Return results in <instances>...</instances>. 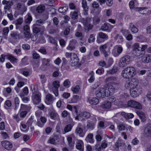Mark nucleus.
Instances as JSON below:
<instances>
[{
  "mask_svg": "<svg viewBox=\"0 0 151 151\" xmlns=\"http://www.w3.org/2000/svg\"><path fill=\"white\" fill-rule=\"evenodd\" d=\"M121 32L125 36H126L129 33V30L125 29H122Z\"/></svg>",
  "mask_w": 151,
  "mask_h": 151,
  "instance_id": "obj_60",
  "label": "nucleus"
},
{
  "mask_svg": "<svg viewBox=\"0 0 151 151\" xmlns=\"http://www.w3.org/2000/svg\"><path fill=\"white\" fill-rule=\"evenodd\" d=\"M120 115H122L126 119L127 113H126L124 112H119L116 114L113 117V118L114 119L115 117H117Z\"/></svg>",
  "mask_w": 151,
  "mask_h": 151,
  "instance_id": "obj_44",
  "label": "nucleus"
},
{
  "mask_svg": "<svg viewBox=\"0 0 151 151\" xmlns=\"http://www.w3.org/2000/svg\"><path fill=\"white\" fill-rule=\"evenodd\" d=\"M14 104H15V106L14 109L15 110H16L17 108H18L19 104V100L18 97H16L14 99Z\"/></svg>",
  "mask_w": 151,
  "mask_h": 151,
  "instance_id": "obj_50",
  "label": "nucleus"
},
{
  "mask_svg": "<svg viewBox=\"0 0 151 151\" xmlns=\"http://www.w3.org/2000/svg\"><path fill=\"white\" fill-rule=\"evenodd\" d=\"M41 94L40 92L32 94V102L35 105L38 104L41 101Z\"/></svg>",
  "mask_w": 151,
  "mask_h": 151,
  "instance_id": "obj_9",
  "label": "nucleus"
},
{
  "mask_svg": "<svg viewBox=\"0 0 151 151\" xmlns=\"http://www.w3.org/2000/svg\"><path fill=\"white\" fill-rule=\"evenodd\" d=\"M72 138L71 137H68L67 138V140L68 143L70 147L73 146L74 145V142H72Z\"/></svg>",
  "mask_w": 151,
  "mask_h": 151,
  "instance_id": "obj_55",
  "label": "nucleus"
},
{
  "mask_svg": "<svg viewBox=\"0 0 151 151\" xmlns=\"http://www.w3.org/2000/svg\"><path fill=\"white\" fill-rule=\"evenodd\" d=\"M70 63L71 65L72 66H79L81 65L80 63L79 62L78 59L76 54H73V56L71 57Z\"/></svg>",
  "mask_w": 151,
  "mask_h": 151,
  "instance_id": "obj_11",
  "label": "nucleus"
},
{
  "mask_svg": "<svg viewBox=\"0 0 151 151\" xmlns=\"http://www.w3.org/2000/svg\"><path fill=\"white\" fill-rule=\"evenodd\" d=\"M136 69L132 67L125 68L122 71V76L125 78L128 79L134 76L136 73Z\"/></svg>",
  "mask_w": 151,
  "mask_h": 151,
  "instance_id": "obj_1",
  "label": "nucleus"
},
{
  "mask_svg": "<svg viewBox=\"0 0 151 151\" xmlns=\"http://www.w3.org/2000/svg\"><path fill=\"white\" fill-rule=\"evenodd\" d=\"M91 119L87 121L86 126L88 129L93 130L95 128L97 119L96 116L94 115L91 116Z\"/></svg>",
  "mask_w": 151,
  "mask_h": 151,
  "instance_id": "obj_5",
  "label": "nucleus"
},
{
  "mask_svg": "<svg viewBox=\"0 0 151 151\" xmlns=\"http://www.w3.org/2000/svg\"><path fill=\"white\" fill-rule=\"evenodd\" d=\"M118 128L120 131L124 130L125 129V126L122 124H120L118 125Z\"/></svg>",
  "mask_w": 151,
  "mask_h": 151,
  "instance_id": "obj_64",
  "label": "nucleus"
},
{
  "mask_svg": "<svg viewBox=\"0 0 151 151\" xmlns=\"http://www.w3.org/2000/svg\"><path fill=\"white\" fill-rule=\"evenodd\" d=\"M54 68H55L56 70L54 72L52 73V76L54 77H58L59 74V69L55 67Z\"/></svg>",
  "mask_w": 151,
  "mask_h": 151,
  "instance_id": "obj_52",
  "label": "nucleus"
},
{
  "mask_svg": "<svg viewBox=\"0 0 151 151\" xmlns=\"http://www.w3.org/2000/svg\"><path fill=\"white\" fill-rule=\"evenodd\" d=\"M68 6L67 5L63 6L60 7L58 9L59 12L61 13L65 12L68 9Z\"/></svg>",
  "mask_w": 151,
  "mask_h": 151,
  "instance_id": "obj_38",
  "label": "nucleus"
},
{
  "mask_svg": "<svg viewBox=\"0 0 151 151\" xmlns=\"http://www.w3.org/2000/svg\"><path fill=\"white\" fill-rule=\"evenodd\" d=\"M23 18L20 17L17 19L16 21L15 24L17 29H20L21 27V24L23 22Z\"/></svg>",
  "mask_w": 151,
  "mask_h": 151,
  "instance_id": "obj_21",
  "label": "nucleus"
},
{
  "mask_svg": "<svg viewBox=\"0 0 151 151\" xmlns=\"http://www.w3.org/2000/svg\"><path fill=\"white\" fill-rule=\"evenodd\" d=\"M19 34L17 32H13L11 34V35L13 38L17 39L19 37Z\"/></svg>",
  "mask_w": 151,
  "mask_h": 151,
  "instance_id": "obj_54",
  "label": "nucleus"
},
{
  "mask_svg": "<svg viewBox=\"0 0 151 151\" xmlns=\"http://www.w3.org/2000/svg\"><path fill=\"white\" fill-rule=\"evenodd\" d=\"M129 27L132 33H136L138 31V29L132 23H130Z\"/></svg>",
  "mask_w": 151,
  "mask_h": 151,
  "instance_id": "obj_33",
  "label": "nucleus"
},
{
  "mask_svg": "<svg viewBox=\"0 0 151 151\" xmlns=\"http://www.w3.org/2000/svg\"><path fill=\"white\" fill-rule=\"evenodd\" d=\"M92 20H93L92 18H87L86 19L82 18L81 20V22L83 24L85 27L88 24H89L90 21Z\"/></svg>",
  "mask_w": 151,
  "mask_h": 151,
  "instance_id": "obj_28",
  "label": "nucleus"
},
{
  "mask_svg": "<svg viewBox=\"0 0 151 151\" xmlns=\"http://www.w3.org/2000/svg\"><path fill=\"white\" fill-rule=\"evenodd\" d=\"M45 9V7L43 5H39L36 9V11L39 13H42L44 12Z\"/></svg>",
  "mask_w": 151,
  "mask_h": 151,
  "instance_id": "obj_32",
  "label": "nucleus"
},
{
  "mask_svg": "<svg viewBox=\"0 0 151 151\" xmlns=\"http://www.w3.org/2000/svg\"><path fill=\"white\" fill-rule=\"evenodd\" d=\"M2 3L3 4L6 5L4 6V9L7 10H10L11 6L13 4V2L12 1L4 0L2 1Z\"/></svg>",
  "mask_w": 151,
  "mask_h": 151,
  "instance_id": "obj_15",
  "label": "nucleus"
},
{
  "mask_svg": "<svg viewBox=\"0 0 151 151\" xmlns=\"http://www.w3.org/2000/svg\"><path fill=\"white\" fill-rule=\"evenodd\" d=\"M130 81L132 84V85L133 87H140L138 86L139 81L137 79L132 78L131 79Z\"/></svg>",
  "mask_w": 151,
  "mask_h": 151,
  "instance_id": "obj_36",
  "label": "nucleus"
},
{
  "mask_svg": "<svg viewBox=\"0 0 151 151\" xmlns=\"http://www.w3.org/2000/svg\"><path fill=\"white\" fill-rule=\"evenodd\" d=\"M109 27L106 23H105L101 27V30L104 31H109Z\"/></svg>",
  "mask_w": 151,
  "mask_h": 151,
  "instance_id": "obj_47",
  "label": "nucleus"
},
{
  "mask_svg": "<svg viewBox=\"0 0 151 151\" xmlns=\"http://www.w3.org/2000/svg\"><path fill=\"white\" fill-rule=\"evenodd\" d=\"M58 114L55 111H52L50 113V116L51 119H54Z\"/></svg>",
  "mask_w": 151,
  "mask_h": 151,
  "instance_id": "obj_61",
  "label": "nucleus"
},
{
  "mask_svg": "<svg viewBox=\"0 0 151 151\" xmlns=\"http://www.w3.org/2000/svg\"><path fill=\"white\" fill-rule=\"evenodd\" d=\"M80 89L79 86L77 85L75 87H72L71 90L74 93H78Z\"/></svg>",
  "mask_w": 151,
  "mask_h": 151,
  "instance_id": "obj_46",
  "label": "nucleus"
},
{
  "mask_svg": "<svg viewBox=\"0 0 151 151\" xmlns=\"http://www.w3.org/2000/svg\"><path fill=\"white\" fill-rule=\"evenodd\" d=\"M77 42V41L76 40H71L68 46L67 47V49L70 51L74 50L75 48V45Z\"/></svg>",
  "mask_w": 151,
  "mask_h": 151,
  "instance_id": "obj_18",
  "label": "nucleus"
},
{
  "mask_svg": "<svg viewBox=\"0 0 151 151\" xmlns=\"http://www.w3.org/2000/svg\"><path fill=\"white\" fill-rule=\"evenodd\" d=\"M33 122V118L32 116H31L27 121V124L28 125L29 127L31 126Z\"/></svg>",
  "mask_w": 151,
  "mask_h": 151,
  "instance_id": "obj_59",
  "label": "nucleus"
},
{
  "mask_svg": "<svg viewBox=\"0 0 151 151\" xmlns=\"http://www.w3.org/2000/svg\"><path fill=\"white\" fill-rule=\"evenodd\" d=\"M16 9L19 11L23 12H25L27 10L26 8L24 6H22L20 3H18L17 5Z\"/></svg>",
  "mask_w": 151,
  "mask_h": 151,
  "instance_id": "obj_27",
  "label": "nucleus"
},
{
  "mask_svg": "<svg viewBox=\"0 0 151 151\" xmlns=\"http://www.w3.org/2000/svg\"><path fill=\"white\" fill-rule=\"evenodd\" d=\"M142 93V89L140 87H135L130 90V94L131 96L136 97Z\"/></svg>",
  "mask_w": 151,
  "mask_h": 151,
  "instance_id": "obj_8",
  "label": "nucleus"
},
{
  "mask_svg": "<svg viewBox=\"0 0 151 151\" xmlns=\"http://www.w3.org/2000/svg\"><path fill=\"white\" fill-rule=\"evenodd\" d=\"M51 60L50 59L43 58L42 59V64L45 66H49L50 65V63Z\"/></svg>",
  "mask_w": 151,
  "mask_h": 151,
  "instance_id": "obj_31",
  "label": "nucleus"
},
{
  "mask_svg": "<svg viewBox=\"0 0 151 151\" xmlns=\"http://www.w3.org/2000/svg\"><path fill=\"white\" fill-rule=\"evenodd\" d=\"M30 87L32 94L36 93L37 92H39L37 91V86L36 85H32Z\"/></svg>",
  "mask_w": 151,
  "mask_h": 151,
  "instance_id": "obj_41",
  "label": "nucleus"
},
{
  "mask_svg": "<svg viewBox=\"0 0 151 151\" xmlns=\"http://www.w3.org/2000/svg\"><path fill=\"white\" fill-rule=\"evenodd\" d=\"M94 73L93 71H91L89 73V76L90 78L88 79L89 82L90 83H92L94 80L95 78L94 76Z\"/></svg>",
  "mask_w": 151,
  "mask_h": 151,
  "instance_id": "obj_43",
  "label": "nucleus"
},
{
  "mask_svg": "<svg viewBox=\"0 0 151 151\" xmlns=\"http://www.w3.org/2000/svg\"><path fill=\"white\" fill-rule=\"evenodd\" d=\"M72 128V126L70 124H68L65 126L64 129V134L70 131Z\"/></svg>",
  "mask_w": 151,
  "mask_h": 151,
  "instance_id": "obj_42",
  "label": "nucleus"
},
{
  "mask_svg": "<svg viewBox=\"0 0 151 151\" xmlns=\"http://www.w3.org/2000/svg\"><path fill=\"white\" fill-rule=\"evenodd\" d=\"M144 134L146 137H151V124H148L145 127Z\"/></svg>",
  "mask_w": 151,
  "mask_h": 151,
  "instance_id": "obj_19",
  "label": "nucleus"
},
{
  "mask_svg": "<svg viewBox=\"0 0 151 151\" xmlns=\"http://www.w3.org/2000/svg\"><path fill=\"white\" fill-rule=\"evenodd\" d=\"M2 146L7 150H10L12 147V144L10 142L7 140L3 141L1 142Z\"/></svg>",
  "mask_w": 151,
  "mask_h": 151,
  "instance_id": "obj_17",
  "label": "nucleus"
},
{
  "mask_svg": "<svg viewBox=\"0 0 151 151\" xmlns=\"http://www.w3.org/2000/svg\"><path fill=\"white\" fill-rule=\"evenodd\" d=\"M96 151H101L102 149L101 147L100 144L99 143H97L94 146Z\"/></svg>",
  "mask_w": 151,
  "mask_h": 151,
  "instance_id": "obj_56",
  "label": "nucleus"
},
{
  "mask_svg": "<svg viewBox=\"0 0 151 151\" xmlns=\"http://www.w3.org/2000/svg\"><path fill=\"white\" fill-rule=\"evenodd\" d=\"M88 101L89 103L92 105H96L99 102V99L95 97L91 99H89Z\"/></svg>",
  "mask_w": 151,
  "mask_h": 151,
  "instance_id": "obj_25",
  "label": "nucleus"
},
{
  "mask_svg": "<svg viewBox=\"0 0 151 151\" xmlns=\"http://www.w3.org/2000/svg\"><path fill=\"white\" fill-rule=\"evenodd\" d=\"M76 147L77 149L81 151L84 150L83 143L81 140L78 141L76 144Z\"/></svg>",
  "mask_w": 151,
  "mask_h": 151,
  "instance_id": "obj_23",
  "label": "nucleus"
},
{
  "mask_svg": "<svg viewBox=\"0 0 151 151\" xmlns=\"http://www.w3.org/2000/svg\"><path fill=\"white\" fill-rule=\"evenodd\" d=\"M114 39L116 40H118L117 42L118 43H120L123 41V39L122 37L119 34H117L116 36L115 37Z\"/></svg>",
  "mask_w": 151,
  "mask_h": 151,
  "instance_id": "obj_45",
  "label": "nucleus"
},
{
  "mask_svg": "<svg viewBox=\"0 0 151 151\" xmlns=\"http://www.w3.org/2000/svg\"><path fill=\"white\" fill-rule=\"evenodd\" d=\"M33 31L36 34L37 33L40 31V29L37 27L36 24H34L33 25Z\"/></svg>",
  "mask_w": 151,
  "mask_h": 151,
  "instance_id": "obj_48",
  "label": "nucleus"
},
{
  "mask_svg": "<svg viewBox=\"0 0 151 151\" xmlns=\"http://www.w3.org/2000/svg\"><path fill=\"white\" fill-rule=\"evenodd\" d=\"M70 82L68 79L66 80L63 83V85L67 88L70 86Z\"/></svg>",
  "mask_w": 151,
  "mask_h": 151,
  "instance_id": "obj_57",
  "label": "nucleus"
},
{
  "mask_svg": "<svg viewBox=\"0 0 151 151\" xmlns=\"http://www.w3.org/2000/svg\"><path fill=\"white\" fill-rule=\"evenodd\" d=\"M105 87L100 88L98 89L95 92V94L97 97L99 98H103L106 96Z\"/></svg>",
  "mask_w": 151,
  "mask_h": 151,
  "instance_id": "obj_10",
  "label": "nucleus"
},
{
  "mask_svg": "<svg viewBox=\"0 0 151 151\" xmlns=\"http://www.w3.org/2000/svg\"><path fill=\"white\" fill-rule=\"evenodd\" d=\"M142 61L143 62L148 63L151 62V55H147L142 58Z\"/></svg>",
  "mask_w": 151,
  "mask_h": 151,
  "instance_id": "obj_29",
  "label": "nucleus"
},
{
  "mask_svg": "<svg viewBox=\"0 0 151 151\" xmlns=\"http://www.w3.org/2000/svg\"><path fill=\"white\" fill-rule=\"evenodd\" d=\"M93 137V134L91 133H89L88 134L87 137L86 138L85 140L87 142L93 143L94 142V140Z\"/></svg>",
  "mask_w": 151,
  "mask_h": 151,
  "instance_id": "obj_26",
  "label": "nucleus"
},
{
  "mask_svg": "<svg viewBox=\"0 0 151 151\" xmlns=\"http://www.w3.org/2000/svg\"><path fill=\"white\" fill-rule=\"evenodd\" d=\"M52 86L50 88V91H53L55 96L58 95V88L60 87V82L58 81H55L52 83Z\"/></svg>",
  "mask_w": 151,
  "mask_h": 151,
  "instance_id": "obj_7",
  "label": "nucleus"
},
{
  "mask_svg": "<svg viewBox=\"0 0 151 151\" xmlns=\"http://www.w3.org/2000/svg\"><path fill=\"white\" fill-rule=\"evenodd\" d=\"M107 43L101 45L99 47V49L102 53L104 55L106 58H107L110 53L109 51H106V49L107 48Z\"/></svg>",
  "mask_w": 151,
  "mask_h": 151,
  "instance_id": "obj_12",
  "label": "nucleus"
},
{
  "mask_svg": "<svg viewBox=\"0 0 151 151\" xmlns=\"http://www.w3.org/2000/svg\"><path fill=\"white\" fill-rule=\"evenodd\" d=\"M31 34L29 31H26L24 33V37L27 39L28 40L30 38Z\"/></svg>",
  "mask_w": 151,
  "mask_h": 151,
  "instance_id": "obj_53",
  "label": "nucleus"
},
{
  "mask_svg": "<svg viewBox=\"0 0 151 151\" xmlns=\"http://www.w3.org/2000/svg\"><path fill=\"white\" fill-rule=\"evenodd\" d=\"M112 54L115 57H117L119 55L116 49H114L112 50Z\"/></svg>",
  "mask_w": 151,
  "mask_h": 151,
  "instance_id": "obj_63",
  "label": "nucleus"
},
{
  "mask_svg": "<svg viewBox=\"0 0 151 151\" xmlns=\"http://www.w3.org/2000/svg\"><path fill=\"white\" fill-rule=\"evenodd\" d=\"M111 106V103L110 101H105L101 105L102 108L106 109H109Z\"/></svg>",
  "mask_w": 151,
  "mask_h": 151,
  "instance_id": "obj_30",
  "label": "nucleus"
},
{
  "mask_svg": "<svg viewBox=\"0 0 151 151\" xmlns=\"http://www.w3.org/2000/svg\"><path fill=\"white\" fill-rule=\"evenodd\" d=\"M118 70V69L116 67H114L111 70L107 71V73L108 74L112 75L116 73Z\"/></svg>",
  "mask_w": 151,
  "mask_h": 151,
  "instance_id": "obj_37",
  "label": "nucleus"
},
{
  "mask_svg": "<svg viewBox=\"0 0 151 151\" xmlns=\"http://www.w3.org/2000/svg\"><path fill=\"white\" fill-rule=\"evenodd\" d=\"M32 20V18L30 14L28 13L25 17V22L27 24H29Z\"/></svg>",
  "mask_w": 151,
  "mask_h": 151,
  "instance_id": "obj_34",
  "label": "nucleus"
},
{
  "mask_svg": "<svg viewBox=\"0 0 151 151\" xmlns=\"http://www.w3.org/2000/svg\"><path fill=\"white\" fill-rule=\"evenodd\" d=\"M30 109V107L28 106L27 105H24L23 104H21V108L20 109V111H28Z\"/></svg>",
  "mask_w": 151,
  "mask_h": 151,
  "instance_id": "obj_40",
  "label": "nucleus"
},
{
  "mask_svg": "<svg viewBox=\"0 0 151 151\" xmlns=\"http://www.w3.org/2000/svg\"><path fill=\"white\" fill-rule=\"evenodd\" d=\"M130 56L126 55L122 57L120 60L119 65L121 68H123L130 63Z\"/></svg>",
  "mask_w": 151,
  "mask_h": 151,
  "instance_id": "obj_3",
  "label": "nucleus"
},
{
  "mask_svg": "<svg viewBox=\"0 0 151 151\" xmlns=\"http://www.w3.org/2000/svg\"><path fill=\"white\" fill-rule=\"evenodd\" d=\"M132 84L131 83L130 80H128L126 82L125 87L126 89L131 90V89L133 88Z\"/></svg>",
  "mask_w": 151,
  "mask_h": 151,
  "instance_id": "obj_35",
  "label": "nucleus"
},
{
  "mask_svg": "<svg viewBox=\"0 0 151 151\" xmlns=\"http://www.w3.org/2000/svg\"><path fill=\"white\" fill-rule=\"evenodd\" d=\"M82 7L83 9V14L85 15L88 14V6H87L86 0H82Z\"/></svg>",
  "mask_w": 151,
  "mask_h": 151,
  "instance_id": "obj_20",
  "label": "nucleus"
},
{
  "mask_svg": "<svg viewBox=\"0 0 151 151\" xmlns=\"http://www.w3.org/2000/svg\"><path fill=\"white\" fill-rule=\"evenodd\" d=\"M136 113L141 120V122H144L146 120L145 114L141 111H137Z\"/></svg>",
  "mask_w": 151,
  "mask_h": 151,
  "instance_id": "obj_22",
  "label": "nucleus"
},
{
  "mask_svg": "<svg viewBox=\"0 0 151 151\" xmlns=\"http://www.w3.org/2000/svg\"><path fill=\"white\" fill-rule=\"evenodd\" d=\"M127 106L137 109H140L142 108L141 105L139 102L133 100H130L127 103Z\"/></svg>",
  "mask_w": 151,
  "mask_h": 151,
  "instance_id": "obj_6",
  "label": "nucleus"
},
{
  "mask_svg": "<svg viewBox=\"0 0 151 151\" xmlns=\"http://www.w3.org/2000/svg\"><path fill=\"white\" fill-rule=\"evenodd\" d=\"M46 98L47 100L49 101L50 102L53 100V96L50 94H48L47 95Z\"/></svg>",
  "mask_w": 151,
  "mask_h": 151,
  "instance_id": "obj_62",
  "label": "nucleus"
},
{
  "mask_svg": "<svg viewBox=\"0 0 151 151\" xmlns=\"http://www.w3.org/2000/svg\"><path fill=\"white\" fill-rule=\"evenodd\" d=\"M79 12V10L76 9L74 12H71L70 13V17L73 20L76 19L78 17V13Z\"/></svg>",
  "mask_w": 151,
  "mask_h": 151,
  "instance_id": "obj_24",
  "label": "nucleus"
},
{
  "mask_svg": "<svg viewBox=\"0 0 151 151\" xmlns=\"http://www.w3.org/2000/svg\"><path fill=\"white\" fill-rule=\"evenodd\" d=\"M106 83H108L111 85L119 86L120 84V80L118 77L111 76L106 78L104 81Z\"/></svg>",
  "mask_w": 151,
  "mask_h": 151,
  "instance_id": "obj_2",
  "label": "nucleus"
},
{
  "mask_svg": "<svg viewBox=\"0 0 151 151\" xmlns=\"http://www.w3.org/2000/svg\"><path fill=\"white\" fill-rule=\"evenodd\" d=\"M45 21V20H42L41 19L37 20L36 21L35 24H36V25L37 26H40L41 24H44Z\"/></svg>",
  "mask_w": 151,
  "mask_h": 151,
  "instance_id": "obj_58",
  "label": "nucleus"
},
{
  "mask_svg": "<svg viewBox=\"0 0 151 151\" xmlns=\"http://www.w3.org/2000/svg\"><path fill=\"white\" fill-rule=\"evenodd\" d=\"M19 72L26 77H27L31 74L30 69L27 68H22L19 70Z\"/></svg>",
  "mask_w": 151,
  "mask_h": 151,
  "instance_id": "obj_16",
  "label": "nucleus"
},
{
  "mask_svg": "<svg viewBox=\"0 0 151 151\" xmlns=\"http://www.w3.org/2000/svg\"><path fill=\"white\" fill-rule=\"evenodd\" d=\"M91 114L88 112L85 111L81 112L76 116L75 119L78 121H85L86 119H88L91 117Z\"/></svg>",
  "mask_w": 151,
  "mask_h": 151,
  "instance_id": "obj_4",
  "label": "nucleus"
},
{
  "mask_svg": "<svg viewBox=\"0 0 151 151\" xmlns=\"http://www.w3.org/2000/svg\"><path fill=\"white\" fill-rule=\"evenodd\" d=\"M106 90V96L112 95L114 92L115 89L111 85H108L105 88Z\"/></svg>",
  "mask_w": 151,
  "mask_h": 151,
  "instance_id": "obj_13",
  "label": "nucleus"
},
{
  "mask_svg": "<svg viewBox=\"0 0 151 151\" xmlns=\"http://www.w3.org/2000/svg\"><path fill=\"white\" fill-rule=\"evenodd\" d=\"M99 37L101 39L107 40L108 39V36L107 34L100 32L98 34Z\"/></svg>",
  "mask_w": 151,
  "mask_h": 151,
  "instance_id": "obj_39",
  "label": "nucleus"
},
{
  "mask_svg": "<svg viewBox=\"0 0 151 151\" xmlns=\"http://www.w3.org/2000/svg\"><path fill=\"white\" fill-rule=\"evenodd\" d=\"M48 40L50 43H52L55 45H57V41L55 40L52 37L50 36L48 38Z\"/></svg>",
  "mask_w": 151,
  "mask_h": 151,
  "instance_id": "obj_51",
  "label": "nucleus"
},
{
  "mask_svg": "<svg viewBox=\"0 0 151 151\" xmlns=\"http://www.w3.org/2000/svg\"><path fill=\"white\" fill-rule=\"evenodd\" d=\"M133 50L134 51L137 52V51H139V50L138 49L139 47V44L138 43H135L132 46Z\"/></svg>",
  "mask_w": 151,
  "mask_h": 151,
  "instance_id": "obj_49",
  "label": "nucleus"
},
{
  "mask_svg": "<svg viewBox=\"0 0 151 151\" xmlns=\"http://www.w3.org/2000/svg\"><path fill=\"white\" fill-rule=\"evenodd\" d=\"M82 125L81 123H79L75 130V132L77 134L82 137H83L85 133L83 132L82 129L81 128Z\"/></svg>",
  "mask_w": 151,
  "mask_h": 151,
  "instance_id": "obj_14",
  "label": "nucleus"
}]
</instances>
